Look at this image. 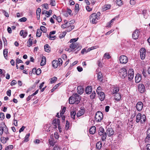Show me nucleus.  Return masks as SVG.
I'll use <instances>...</instances> for the list:
<instances>
[{"mask_svg":"<svg viewBox=\"0 0 150 150\" xmlns=\"http://www.w3.org/2000/svg\"><path fill=\"white\" fill-rule=\"evenodd\" d=\"M52 13V10H49V11H47L46 10H44L42 13V14H45L46 16L47 17H49L51 14Z\"/></svg>","mask_w":150,"mask_h":150,"instance_id":"13","label":"nucleus"},{"mask_svg":"<svg viewBox=\"0 0 150 150\" xmlns=\"http://www.w3.org/2000/svg\"><path fill=\"white\" fill-rule=\"evenodd\" d=\"M28 34L27 31L26 30H21L20 33V35L21 36H22L23 38H25Z\"/></svg>","mask_w":150,"mask_h":150,"instance_id":"16","label":"nucleus"},{"mask_svg":"<svg viewBox=\"0 0 150 150\" xmlns=\"http://www.w3.org/2000/svg\"><path fill=\"white\" fill-rule=\"evenodd\" d=\"M98 134L100 136H102L101 137V139L104 141L105 140L107 137L106 132H105V130L102 127H100L98 130Z\"/></svg>","mask_w":150,"mask_h":150,"instance_id":"2","label":"nucleus"},{"mask_svg":"<svg viewBox=\"0 0 150 150\" xmlns=\"http://www.w3.org/2000/svg\"><path fill=\"white\" fill-rule=\"evenodd\" d=\"M2 12L6 17H9V15L8 13L6 12L5 10H2Z\"/></svg>","mask_w":150,"mask_h":150,"instance_id":"56","label":"nucleus"},{"mask_svg":"<svg viewBox=\"0 0 150 150\" xmlns=\"http://www.w3.org/2000/svg\"><path fill=\"white\" fill-rule=\"evenodd\" d=\"M92 91V88L91 86H88L86 88V92L87 94H90Z\"/></svg>","mask_w":150,"mask_h":150,"instance_id":"18","label":"nucleus"},{"mask_svg":"<svg viewBox=\"0 0 150 150\" xmlns=\"http://www.w3.org/2000/svg\"><path fill=\"white\" fill-rule=\"evenodd\" d=\"M4 128V127H0V136L3 133Z\"/></svg>","mask_w":150,"mask_h":150,"instance_id":"58","label":"nucleus"},{"mask_svg":"<svg viewBox=\"0 0 150 150\" xmlns=\"http://www.w3.org/2000/svg\"><path fill=\"white\" fill-rule=\"evenodd\" d=\"M77 47H79V46L77 43H72L69 46V48L71 51L77 48Z\"/></svg>","mask_w":150,"mask_h":150,"instance_id":"14","label":"nucleus"},{"mask_svg":"<svg viewBox=\"0 0 150 150\" xmlns=\"http://www.w3.org/2000/svg\"><path fill=\"white\" fill-rule=\"evenodd\" d=\"M66 31L63 32L62 33L60 34L59 35V38H64L66 34Z\"/></svg>","mask_w":150,"mask_h":150,"instance_id":"42","label":"nucleus"},{"mask_svg":"<svg viewBox=\"0 0 150 150\" xmlns=\"http://www.w3.org/2000/svg\"><path fill=\"white\" fill-rule=\"evenodd\" d=\"M101 88L100 86H98V87L96 90V92L97 94L102 92L101 91Z\"/></svg>","mask_w":150,"mask_h":150,"instance_id":"48","label":"nucleus"},{"mask_svg":"<svg viewBox=\"0 0 150 150\" xmlns=\"http://www.w3.org/2000/svg\"><path fill=\"white\" fill-rule=\"evenodd\" d=\"M113 91H112V94H114L115 93H117L119 91V88L117 86L113 88Z\"/></svg>","mask_w":150,"mask_h":150,"instance_id":"26","label":"nucleus"},{"mask_svg":"<svg viewBox=\"0 0 150 150\" xmlns=\"http://www.w3.org/2000/svg\"><path fill=\"white\" fill-rule=\"evenodd\" d=\"M74 28V26L73 25H70L69 26V29H68V31H70L73 29Z\"/></svg>","mask_w":150,"mask_h":150,"instance_id":"45","label":"nucleus"},{"mask_svg":"<svg viewBox=\"0 0 150 150\" xmlns=\"http://www.w3.org/2000/svg\"><path fill=\"white\" fill-rule=\"evenodd\" d=\"M13 148V146L12 145H10L7 146L6 148L9 150H11Z\"/></svg>","mask_w":150,"mask_h":150,"instance_id":"60","label":"nucleus"},{"mask_svg":"<svg viewBox=\"0 0 150 150\" xmlns=\"http://www.w3.org/2000/svg\"><path fill=\"white\" fill-rule=\"evenodd\" d=\"M1 141L3 143H5L6 142L5 139V138L4 137H2L0 138Z\"/></svg>","mask_w":150,"mask_h":150,"instance_id":"46","label":"nucleus"},{"mask_svg":"<svg viewBox=\"0 0 150 150\" xmlns=\"http://www.w3.org/2000/svg\"><path fill=\"white\" fill-rule=\"evenodd\" d=\"M5 117V115L3 113H0V118L1 120H3Z\"/></svg>","mask_w":150,"mask_h":150,"instance_id":"50","label":"nucleus"},{"mask_svg":"<svg viewBox=\"0 0 150 150\" xmlns=\"http://www.w3.org/2000/svg\"><path fill=\"white\" fill-rule=\"evenodd\" d=\"M41 6L44 8L46 9H47V8H48V5L46 4H44L43 5H42Z\"/></svg>","mask_w":150,"mask_h":150,"instance_id":"61","label":"nucleus"},{"mask_svg":"<svg viewBox=\"0 0 150 150\" xmlns=\"http://www.w3.org/2000/svg\"><path fill=\"white\" fill-rule=\"evenodd\" d=\"M41 72V71L40 69H38L37 70L36 74L37 75H39Z\"/></svg>","mask_w":150,"mask_h":150,"instance_id":"62","label":"nucleus"},{"mask_svg":"<svg viewBox=\"0 0 150 150\" xmlns=\"http://www.w3.org/2000/svg\"><path fill=\"white\" fill-rule=\"evenodd\" d=\"M106 134L109 137H111L114 134V131L112 128H108L107 130Z\"/></svg>","mask_w":150,"mask_h":150,"instance_id":"12","label":"nucleus"},{"mask_svg":"<svg viewBox=\"0 0 150 150\" xmlns=\"http://www.w3.org/2000/svg\"><path fill=\"white\" fill-rule=\"evenodd\" d=\"M96 131V127L94 126L92 127L89 129V132L90 134H94Z\"/></svg>","mask_w":150,"mask_h":150,"instance_id":"21","label":"nucleus"},{"mask_svg":"<svg viewBox=\"0 0 150 150\" xmlns=\"http://www.w3.org/2000/svg\"><path fill=\"white\" fill-rule=\"evenodd\" d=\"M52 64L54 68H57L59 65V62L57 60H53L52 62Z\"/></svg>","mask_w":150,"mask_h":150,"instance_id":"22","label":"nucleus"},{"mask_svg":"<svg viewBox=\"0 0 150 150\" xmlns=\"http://www.w3.org/2000/svg\"><path fill=\"white\" fill-rule=\"evenodd\" d=\"M103 75L101 72H99L98 74V79L100 81H102L103 80Z\"/></svg>","mask_w":150,"mask_h":150,"instance_id":"29","label":"nucleus"},{"mask_svg":"<svg viewBox=\"0 0 150 150\" xmlns=\"http://www.w3.org/2000/svg\"><path fill=\"white\" fill-rule=\"evenodd\" d=\"M7 53H8V50L7 49H5L3 51V54L5 58L7 59Z\"/></svg>","mask_w":150,"mask_h":150,"instance_id":"39","label":"nucleus"},{"mask_svg":"<svg viewBox=\"0 0 150 150\" xmlns=\"http://www.w3.org/2000/svg\"><path fill=\"white\" fill-rule=\"evenodd\" d=\"M139 91L141 93H143L145 91V86L143 84H139L138 86Z\"/></svg>","mask_w":150,"mask_h":150,"instance_id":"11","label":"nucleus"},{"mask_svg":"<svg viewBox=\"0 0 150 150\" xmlns=\"http://www.w3.org/2000/svg\"><path fill=\"white\" fill-rule=\"evenodd\" d=\"M99 99L101 101L103 100L105 97V95L103 92H101L98 94Z\"/></svg>","mask_w":150,"mask_h":150,"instance_id":"15","label":"nucleus"},{"mask_svg":"<svg viewBox=\"0 0 150 150\" xmlns=\"http://www.w3.org/2000/svg\"><path fill=\"white\" fill-rule=\"evenodd\" d=\"M40 29L41 30V31H42L43 33H45L47 31L46 28L44 26H41Z\"/></svg>","mask_w":150,"mask_h":150,"instance_id":"40","label":"nucleus"},{"mask_svg":"<svg viewBox=\"0 0 150 150\" xmlns=\"http://www.w3.org/2000/svg\"><path fill=\"white\" fill-rule=\"evenodd\" d=\"M141 114L140 113H138L136 116V122L138 123L140 121L141 118Z\"/></svg>","mask_w":150,"mask_h":150,"instance_id":"33","label":"nucleus"},{"mask_svg":"<svg viewBox=\"0 0 150 150\" xmlns=\"http://www.w3.org/2000/svg\"><path fill=\"white\" fill-rule=\"evenodd\" d=\"M27 20V18L25 17H23L20 19L18 21L21 22H25Z\"/></svg>","mask_w":150,"mask_h":150,"instance_id":"47","label":"nucleus"},{"mask_svg":"<svg viewBox=\"0 0 150 150\" xmlns=\"http://www.w3.org/2000/svg\"><path fill=\"white\" fill-rule=\"evenodd\" d=\"M17 83V82L15 80H13L12 81L11 83V85L12 86L14 85Z\"/></svg>","mask_w":150,"mask_h":150,"instance_id":"63","label":"nucleus"},{"mask_svg":"<svg viewBox=\"0 0 150 150\" xmlns=\"http://www.w3.org/2000/svg\"><path fill=\"white\" fill-rule=\"evenodd\" d=\"M49 143L50 146H54V142L53 139H49Z\"/></svg>","mask_w":150,"mask_h":150,"instance_id":"41","label":"nucleus"},{"mask_svg":"<svg viewBox=\"0 0 150 150\" xmlns=\"http://www.w3.org/2000/svg\"><path fill=\"white\" fill-rule=\"evenodd\" d=\"M104 57L105 58H107L108 59H109L110 58V57L108 53H106L104 54Z\"/></svg>","mask_w":150,"mask_h":150,"instance_id":"55","label":"nucleus"},{"mask_svg":"<svg viewBox=\"0 0 150 150\" xmlns=\"http://www.w3.org/2000/svg\"><path fill=\"white\" fill-rule=\"evenodd\" d=\"M50 4L52 6H55L56 4V3L54 0H50Z\"/></svg>","mask_w":150,"mask_h":150,"instance_id":"51","label":"nucleus"},{"mask_svg":"<svg viewBox=\"0 0 150 150\" xmlns=\"http://www.w3.org/2000/svg\"><path fill=\"white\" fill-rule=\"evenodd\" d=\"M95 49L94 47H92L90 48H89L86 50V49L84 48L81 51V53L82 54H84V52L87 53L88 52L90 51L91 50H93Z\"/></svg>","mask_w":150,"mask_h":150,"instance_id":"17","label":"nucleus"},{"mask_svg":"<svg viewBox=\"0 0 150 150\" xmlns=\"http://www.w3.org/2000/svg\"><path fill=\"white\" fill-rule=\"evenodd\" d=\"M139 36V31L138 30H136L132 34V38L134 39H138Z\"/></svg>","mask_w":150,"mask_h":150,"instance_id":"9","label":"nucleus"},{"mask_svg":"<svg viewBox=\"0 0 150 150\" xmlns=\"http://www.w3.org/2000/svg\"><path fill=\"white\" fill-rule=\"evenodd\" d=\"M41 30L40 29H37L36 33V36L38 37H40L41 36Z\"/></svg>","mask_w":150,"mask_h":150,"instance_id":"37","label":"nucleus"},{"mask_svg":"<svg viewBox=\"0 0 150 150\" xmlns=\"http://www.w3.org/2000/svg\"><path fill=\"white\" fill-rule=\"evenodd\" d=\"M146 117L144 115H141V118L140 119V122L141 123H144L146 121Z\"/></svg>","mask_w":150,"mask_h":150,"instance_id":"27","label":"nucleus"},{"mask_svg":"<svg viewBox=\"0 0 150 150\" xmlns=\"http://www.w3.org/2000/svg\"><path fill=\"white\" fill-rule=\"evenodd\" d=\"M30 135V133H28L27 134L24 138V140L22 141V143H23V142H28L29 141V138Z\"/></svg>","mask_w":150,"mask_h":150,"instance_id":"34","label":"nucleus"},{"mask_svg":"<svg viewBox=\"0 0 150 150\" xmlns=\"http://www.w3.org/2000/svg\"><path fill=\"white\" fill-rule=\"evenodd\" d=\"M134 75V71L133 70L130 69L128 71V79L129 81L131 80L133 78Z\"/></svg>","mask_w":150,"mask_h":150,"instance_id":"7","label":"nucleus"},{"mask_svg":"<svg viewBox=\"0 0 150 150\" xmlns=\"http://www.w3.org/2000/svg\"><path fill=\"white\" fill-rule=\"evenodd\" d=\"M140 57L142 59H144L145 57L146 50L144 48H142L140 50Z\"/></svg>","mask_w":150,"mask_h":150,"instance_id":"8","label":"nucleus"},{"mask_svg":"<svg viewBox=\"0 0 150 150\" xmlns=\"http://www.w3.org/2000/svg\"><path fill=\"white\" fill-rule=\"evenodd\" d=\"M119 60L121 63L125 64L128 62V59L127 57L125 55H121L119 58Z\"/></svg>","mask_w":150,"mask_h":150,"instance_id":"6","label":"nucleus"},{"mask_svg":"<svg viewBox=\"0 0 150 150\" xmlns=\"http://www.w3.org/2000/svg\"><path fill=\"white\" fill-rule=\"evenodd\" d=\"M116 18L115 17L112 19L107 24V26L108 27H110L112 25V23L115 20Z\"/></svg>","mask_w":150,"mask_h":150,"instance_id":"35","label":"nucleus"},{"mask_svg":"<svg viewBox=\"0 0 150 150\" xmlns=\"http://www.w3.org/2000/svg\"><path fill=\"white\" fill-rule=\"evenodd\" d=\"M117 4L119 6H120L122 4V1L121 0H117Z\"/></svg>","mask_w":150,"mask_h":150,"instance_id":"53","label":"nucleus"},{"mask_svg":"<svg viewBox=\"0 0 150 150\" xmlns=\"http://www.w3.org/2000/svg\"><path fill=\"white\" fill-rule=\"evenodd\" d=\"M142 74H143L144 77H146L147 76L146 71L144 69H143V70L142 71Z\"/></svg>","mask_w":150,"mask_h":150,"instance_id":"49","label":"nucleus"},{"mask_svg":"<svg viewBox=\"0 0 150 150\" xmlns=\"http://www.w3.org/2000/svg\"><path fill=\"white\" fill-rule=\"evenodd\" d=\"M65 110H66V108L64 107L63 108V109L61 111V112L60 113V114L61 115H63L65 111Z\"/></svg>","mask_w":150,"mask_h":150,"instance_id":"57","label":"nucleus"},{"mask_svg":"<svg viewBox=\"0 0 150 150\" xmlns=\"http://www.w3.org/2000/svg\"><path fill=\"white\" fill-rule=\"evenodd\" d=\"M136 108L138 111H141L142 110L143 107V103L141 101L138 102L136 105Z\"/></svg>","mask_w":150,"mask_h":150,"instance_id":"10","label":"nucleus"},{"mask_svg":"<svg viewBox=\"0 0 150 150\" xmlns=\"http://www.w3.org/2000/svg\"><path fill=\"white\" fill-rule=\"evenodd\" d=\"M135 82L136 83H138L141 80L142 78L140 75L139 74H137L135 77Z\"/></svg>","mask_w":150,"mask_h":150,"instance_id":"20","label":"nucleus"},{"mask_svg":"<svg viewBox=\"0 0 150 150\" xmlns=\"http://www.w3.org/2000/svg\"><path fill=\"white\" fill-rule=\"evenodd\" d=\"M57 80V78L56 77H54L50 79V83H52L55 82Z\"/></svg>","mask_w":150,"mask_h":150,"instance_id":"38","label":"nucleus"},{"mask_svg":"<svg viewBox=\"0 0 150 150\" xmlns=\"http://www.w3.org/2000/svg\"><path fill=\"white\" fill-rule=\"evenodd\" d=\"M95 120L97 122H100L103 118V115L100 111L97 112L95 114Z\"/></svg>","mask_w":150,"mask_h":150,"instance_id":"4","label":"nucleus"},{"mask_svg":"<svg viewBox=\"0 0 150 150\" xmlns=\"http://www.w3.org/2000/svg\"><path fill=\"white\" fill-rule=\"evenodd\" d=\"M4 132L6 134H7L9 132H8V129L7 127L5 125V123H4Z\"/></svg>","mask_w":150,"mask_h":150,"instance_id":"44","label":"nucleus"},{"mask_svg":"<svg viewBox=\"0 0 150 150\" xmlns=\"http://www.w3.org/2000/svg\"><path fill=\"white\" fill-rule=\"evenodd\" d=\"M102 143L99 141L98 142L96 145V148L98 150H100L101 149L102 147Z\"/></svg>","mask_w":150,"mask_h":150,"instance_id":"31","label":"nucleus"},{"mask_svg":"<svg viewBox=\"0 0 150 150\" xmlns=\"http://www.w3.org/2000/svg\"><path fill=\"white\" fill-rule=\"evenodd\" d=\"M59 84L60 83H58L56 85L54 86L53 88L51 90V92H52L53 91H54L55 89L57 88L59 85Z\"/></svg>","mask_w":150,"mask_h":150,"instance_id":"54","label":"nucleus"},{"mask_svg":"<svg viewBox=\"0 0 150 150\" xmlns=\"http://www.w3.org/2000/svg\"><path fill=\"white\" fill-rule=\"evenodd\" d=\"M99 17L97 16V15L96 13H93L90 16V22L93 24H96L97 22V20Z\"/></svg>","mask_w":150,"mask_h":150,"instance_id":"3","label":"nucleus"},{"mask_svg":"<svg viewBox=\"0 0 150 150\" xmlns=\"http://www.w3.org/2000/svg\"><path fill=\"white\" fill-rule=\"evenodd\" d=\"M69 127V123L68 121H66V128L67 129H68Z\"/></svg>","mask_w":150,"mask_h":150,"instance_id":"59","label":"nucleus"},{"mask_svg":"<svg viewBox=\"0 0 150 150\" xmlns=\"http://www.w3.org/2000/svg\"><path fill=\"white\" fill-rule=\"evenodd\" d=\"M80 97L79 95L76 93L73 94L69 98V103L70 104H78L80 101Z\"/></svg>","mask_w":150,"mask_h":150,"instance_id":"1","label":"nucleus"},{"mask_svg":"<svg viewBox=\"0 0 150 150\" xmlns=\"http://www.w3.org/2000/svg\"><path fill=\"white\" fill-rule=\"evenodd\" d=\"M44 49L46 52H48L50 51V48L48 44H46L44 46Z\"/></svg>","mask_w":150,"mask_h":150,"instance_id":"32","label":"nucleus"},{"mask_svg":"<svg viewBox=\"0 0 150 150\" xmlns=\"http://www.w3.org/2000/svg\"><path fill=\"white\" fill-rule=\"evenodd\" d=\"M78 38H74V39H71L70 40L69 42L70 43H71V42L74 43V42H75L77 40Z\"/></svg>","mask_w":150,"mask_h":150,"instance_id":"52","label":"nucleus"},{"mask_svg":"<svg viewBox=\"0 0 150 150\" xmlns=\"http://www.w3.org/2000/svg\"><path fill=\"white\" fill-rule=\"evenodd\" d=\"M84 113V110H81L79 111L77 113L76 116L77 117H79Z\"/></svg>","mask_w":150,"mask_h":150,"instance_id":"24","label":"nucleus"},{"mask_svg":"<svg viewBox=\"0 0 150 150\" xmlns=\"http://www.w3.org/2000/svg\"><path fill=\"white\" fill-rule=\"evenodd\" d=\"M53 150H60V147L55 145L54 148Z\"/></svg>","mask_w":150,"mask_h":150,"instance_id":"64","label":"nucleus"},{"mask_svg":"<svg viewBox=\"0 0 150 150\" xmlns=\"http://www.w3.org/2000/svg\"><path fill=\"white\" fill-rule=\"evenodd\" d=\"M46 62V58L45 56H43L42 58L41 61L40 63V65L41 66H43L44 65Z\"/></svg>","mask_w":150,"mask_h":150,"instance_id":"25","label":"nucleus"},{"mask_svg":"<svg viewBox=\"0 0 150 150\" xmlns=\"http://www.w3.org/2000/svg\"><path fill=\"white\" fill-rule=\"evenodd\" d=\"M76 115V112L74 110H72L71 112V117L73 119H74L75 118V116Z\"/></svg>","mask_w":150,"mask_h":150,"instance_id":"36","label":"nucleus"},{"mask_svg":"<svg viewBox=\"0 0 150 150\" xmlns=\"http://www.w3.org/2000/svg\"><path fill=\"white\" fill-rule=\"evenodd\" d=\"M121 98V95L119 93H116L115 96V99L118 101L120 100Z\"/></svg>","mask_w":150,"mask_h":150,"instance_id":"28","label":"nucleus"},{"mask_svg":"<svg viewBox=\"0 0 150 150\" xmlns=\"http://www.w3.org/2000/svg\"><path fill=\"white\" fill-rule=\"evenodd\" d=\"M33 37H31L29 38L27 42V46L28 47H30L32 44V40H33Z\"/></svg>","mask_w":150,"mask_h":150,"instance_id":"23","label":"nucleus"},{"mask_svg":"<svg viewBox=\"0 0 150 150\" xmlns=\"http://www.w3.org/2000/svg\"><path fill=\"white\" fill-rule=\"evenodd\" d=\"M83 89L82 86H79L77 87V91L78 93L80 95L82 94L83 92Z\"/></svg>","mask_w":150,"mask_h":150,"instance_id":"19","label":"nucleus"},{"mask_svg":"<svg viewBox=\"0 0 150 150\" xmlns=\"http://www.w3.org/2000/svg\"><path fill=\"white\" fill-rule=\"evenodd\" d=\"M68 14L70 16H72L73 15V13L72 12L71 10H67V11H65V13H64V15L66 16H68Z\"/></svg>","mask_w":150,"mask_h":150,"instance_id":"30","label":"nucleus"},{"mask_svg":"<svg viewBox=\"0 0 150 150\" xmlns=\"http://www.w3.org/2000/svg\"><path fill=\"white\" fill-rule=\"evenodd\" d=\"M119 74L121 78L124 79L127 75V71L125 69L122 68L119 70Z\"/></svg>","mask_w":150,"mask_h":150,"instance_id":"5","label":"nucleus"},{"mask_svg":"<svg viewBox=\"0 0 150 150\" xmlns=\"http://www.w3.org/2000/svg\"><path fill=\"white\" fill-rule=\"evenodd\" d=\"M96 96V93L95 91H93L90 96L91 99H93L95 98Z\"/></svg>","mask_w":150,"mask_h":150,"instance_id":"43","label":"nucleus"}]
</instances>
